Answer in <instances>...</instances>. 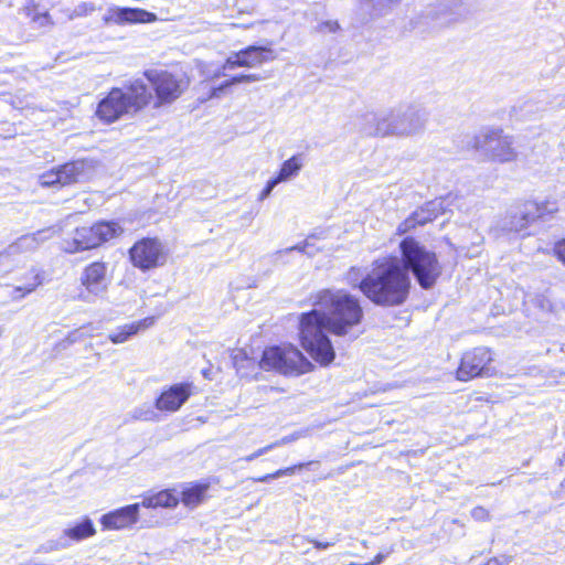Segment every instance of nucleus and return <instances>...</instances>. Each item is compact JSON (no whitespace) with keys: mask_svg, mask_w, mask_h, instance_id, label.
Wrapping results in <instances>:
<instances>
[{"mask_svg":"<svg viewBox=\"0 0 565 565\" xmlns=\"http://www.w3.org/2000/svg\"><path fill=\"white\" fill-rule=\"evenodd\" d=\"M349 565H361V564H360V563H354V562H352V563H350Z\"/></svg>","mask_w":565,"mask_h":565,"instance_id":"052dcab7","label":"nucleus"},{"mask_svg":"<svg viewBox=\"0 0 565 565\" xmlns=\"http://www.w3.org/2000/svg\"><path fill=\"white\" fill-rule=\"evenodd\" d=\"M271 193V190H269L268 188H264L263 191L260 192L259 194V201H264L265 199H267Z\"/></svg>","mask_w":565,"mask_h":565,"instance_id":"603ef678","label":"nucleus"},{"mask_svg":"<svg viewBox=\"0 0 565 565\" xmlns=\"http://www.w3.org/2000/svg\"><path fill=\"white\" fill-rule=\"evenodd\" d=\"M512 143V138L503 135L502 130L489 129L475 137L473 147L483 151L494 161L509 162L516 158Z\"/></svg>","mask_w":565,"mask_h":565,"instance_id":"0eeeda50","label":"nucleus"},{"mask_svg":"<svg viewBox=\"0 0 565 565\" xmlns=\"http://www.w3.org/2000/svg\"><path fill=\"white\" fill-rule=\"evenodd\" d=\"M471 516L477 521H484L488 519L489 512L482 507H477L471 511Z\"/></svg>","mask_w":565,"mask_h":565,"instance_id":"a19ab883","label":"nucleus"},{"mask_svg":"<svg viewBox=\"0 0 565 565\" xmlns=\"http://www.w3.org/2000/svg\"><path fill=\"white\" fill-rule=\"evenodd\" d=\"M558 211V205L555 200H546L543 202H525L523 203V212L521 217L534 218L535 222L544 220L547 216H553Z\"/></svg>","mask_w":565,"mask_h":565,"instance_id":"aec40b11","label":"nucleus"},{"mask_svg":"<svg viewBox=\"0 0 565 565\" xmlns=\"http://www.w3.org/2000/svg\"><path fill=\"white\" fill-rule=\"evenodd\" d=\"M160 243L158 242L157 238H143L139 242H136L132 247L134 248H137V247H160Z\"/></svg>","mask_w":565,"mask_h":565,"instance_id":"ea45409f","label":"nucleus"},{"mask_svg":"<svg viewBox=\"0 0 565 565\" xmlns=\"http://www.w3.org/2000/svg\"><path fill=\"white\" fill-rule=\"evenodd\" d=\"M321 30H328L329 32H335L339 29L337 21H326L320 25Z\"/></svg>","mask_w":565,"mask_h":565,"instance_id":"c03bdc74","label":"nucleus"},{"mask_svg":"<svg viewBox=\"0 0 565 565\" xmlns=\"http://www.w3.org/2000/svg\"><path fill=\"white\" fill-rule=\"evenodd\" d=\"M406 271L413 273L418 285L423 289H430L441 275V265L436 254L427 249H401Z\"/></svg>","mask_w":565,"mask_h":565,"instance_id":"423d86ee","label":"nucleus"},{"mask_svg":"<svg viewBox=\"0 0 565 565\" xmlns=\"http://www.w3.org/2000/svg\"><path fill=\"white\" fill-rule=\"evenodd\" d=\"M132 416L136 419L150 420L153 418L154 413L150 408H147L146 411H143L142 408H137L134 411Z\"/></svg>","mask_w":565,"mask_h":565,"instance_id":"e433bc0d","label":"nucleus"},{"mask_svg":"<svg viewBox=\"0 0 565 565\" xmlns=\"http://www.w3.org/2000/svg\"><path fill=\"white\" fill-rule=\"evenodd\" d=\"M67 250L71 252V253H74V252H77L78 249L74 248V249H67Z\"/></svg>","mask_w":565,"mask_h":565,"instance_id":"bf43d9fd","label":"nucleus"},{"mask_svg":"<svg viewBox=\"0 0 565 565\" xmlns=\"http://www.w3.org/2000/svg\"><path fill=\"white\" fill-rule=\"evenodd\" d=\"M546 302H547L546 309H551V303L547 300H546ZM541 307L545 308V305L543 301L541 302Z\"/></svg>","mask_w":565,"mask_h":565,"instance_id":"5fc2aeb1","label":"nucleus"},{"mask_svg":"<svg viewBox=\"0 0 565 565\" xmlns=\"http://www.w3.org/2000/svg\"><path fill=\"white\" fill-rule=\"evenodd\" d=\"M193 384L189 382L177 383L163 390L156 399V407L162 412H177L190 398Z\"/></svg>","mask_w":565,"mask_h":565,"instance_id":"4468645a","label":"nucleus"},{"mask_svg":"<svg viewBox=\"0 0 565 565\" xmlns=\"http://www.w3.org/2000/svg\"><path fill=\"white\" fill-rule=\"evenodd\" d=\"M558 260L565 264V249H551Z\"/></svg>","mask_w":565,"mask_h":565,"instance_id":"09e8293b","label":"nucleus"},{"mask_svg":"<svg viewBox=\"0 0 565 565\" xmlns=\"http://www.w3.org/2000/svg\"><path fill=\"white\" fill-rule=\"evenodd\" d=\"M270 450H273V446H270V444H269V445H267V446H265L263 448L257 449L253 454L246 456L244 458V460L247 461V462H250V461L257 459L258 457L268 454Z\"/></svg>","mask_w":565,"mask_h":565,"instance_id":"4c0bfd02","label":"nucleus"},{"mask_svg":"<svg viewBox=\"0 0 565 565\" xmlns=\"http://www.w3.org/2000/svg\"><path fill=\"white\" fill-rule=\"evenodd\" d=\"M96 10L94 3L92 2H82L81 4L77 6L75 12L78 14V15H87L92 12H94Z\"/></svg>","mask_w":565,"mask_h":565,"instance_id":"58836bf2","label":"nucleus"},{"mask_svg":"<svg viewBox=\"0 0 565 565\" xmlns=\"http://www.w3.org/2000/svg\"><path fill=\"white\" fill-rule=\"evenodd\" d=\"M236 67H244V64H243V60L241 57V54L239 52H236V53H233L231 54L227 60L225 61L223 67H222V72H217L214 74V77H218L221 75H225L224 71L226 70H234Z\"/></svg>","mask_w":565,"mask_h":565,"instance_id":"473e14b6","label":"nucleus"},{"mask_svg":"<svg viewBox=\"0 0 565 565\" xmlns=\"http://www.w3.org/2000/svg\"><path fill=\"white\" fill-rule=\"evenodd\" d=\"M361 565H375V564L371 561L369 563H364V564H361Z\"/></svg>","mask_w":565,"mask_h":565,"instance_id":"13d9d810","label":"nucleus"},{"mask_svg":"<svg viewBox=\"0 0 565 565\" xmlns=\"http://www.w3.org/2000/svg\"><path fill=\"white\" fill-rule=\"evenodd\" d=\"M122 227L116 222H99L90 227V235L96 242L86 247H97L99 244L107 243L121 235Z\"/></svg>","mask_w":565,"mask_h":565,"instance_id":"412c9836","label":"nucleus"},{"mask_svg":"<svg viewBox=\"0 0 565 565\" xmlns=\"http://www.w3.org/2000/svg\"><path fill=\"white\" fill-rule=\"evenodd\" d=\"M280 182H284V181H282L281 179H279V177L277 175V177H275V178L270 179V180L267 182L266 188H268L269 190H271V191H273V190L275 189V186H276L277 184H279Z\"/></svg>","mask_w":565,"mask_h":565,"instance_id":"de8ad7c7","label":"nucleus"},{"mask_svg":"<svg viewBox=\"0 0 565 565\" xmlns=\"http://www.w3.org/2000/svg\"><path fill=\"white\" fill-rule=\"evenodd\" d=\"M309 244H310V243H309V241L307 239L306 245H305L303 247H308V246H309Z\"/></svg>","mask_w":565,"mask_h":565,"instance_id":"680f3d73","label":"nucleus"},{"mask_svg":"<svg viewBox=\"0 0 565 565\" xmlns=\"http://www.w3.org/2000/svg\"><path fill=\"white\" fill-rule=\"evenodd\" d=\"M46 233H47V231H40L34 234L23 235L18 239L15 245L31 247L32 245H35V244L36 245L43 244L46 238Z\"/></svg>","mask_w":565,"mask_h":565,"instance_id":"7c9ffc66","label":"nucleus"},{"mask_svg":"<svg viewBox=\"0 0 565 565\" xmlns=\"http://www.w3.org/2000/svg\"><path fill=\"white\" fill-rule=\"evenodd\" d=\"M244 67H256L274 60L271 49L266 46L249 45L239 51Z\"/></svg>","mask_w":565,"mask_h":565,"instance_id":"4be33fe9","label":"nucleus"},{"mask_svg":"<svg viewBox=\"0 0 565 565\" xmlns=\"http://www.w3.org/2000/svg\"><path fill=\"white\" fill-rule=\"evenodd\" d=\"M95 330H96V328L92 323L83 326L79 329L72 331L68 334L67 340L71 343H73V342L78 341L83 337H93Z\"/></svg>","mask_w":565,"mask_h":565,"instance_id":"72a5a7b5","label":"nucleus"},{"mask_svg":"<svg viewBox=\"0 0 565 565\" xmlns=\"http://www.w3.org/2000/svg\"><path fill=\"white\" fill-rule=\"evenodd\" d=\"M398 247L404 248V247H420V246H419V243H418L417 241H415V238H414V237H412V236H405V237L401 241V243H399Z\"/></svg>","mask_w":565,"mask_h":565,"instance_id":"79ce46f5","label":"nucleus"},{"mask_svg":"<svg viewBox=\"0 0 565 565\" xmlns=\"http://www.w3.org/2000/svg\"><path fill=\"white\" fill-rule=\"evenodd\" d=\"M399 2L401 0H369L374 17L388 14Z\"/></svg>","mask_w":565,"mask_h":565,"instance_id":"cd10ccee","label":"nucleus"},{"mask_svg":"<svg viewBox=\"0 0 565 565\" xmlns=\"http://www.w3.org/2000/svg\"><path fill=\"white\" fill-rule=\"evenodd\" d=\"M523 212V204L516 207L515 210L510 211L507 216L503 218L501 228L509 233L520 234L521 236H526L530 233H525L524 231L535 222L534 218L521 217Z\"/></svg>","mask_w":565,"mask_h":565,"instance_id":"6ab92c4d","label":"nucleus"},{"mask_svg":"<svg viewBox=\"0 0 565 565\" xmlns=\"http://www.w3.org/2000/svg\"><path fill=\"white\" fill-rule=\"evenodd\" d=\"M128 253L134 266L141 270L161 266L167 260L163 249H128Z\"/></svg>","mask_w":565,"mask_h":565,"instance_id":"dca6fc26","label":"nucleus"},{"mask_svg":"<svg viewBox=\"0 0 565 565\" xmlns=\"http://www.w3.org/2000/svg\"><path fill=\"white\" fill-rule=\"evenodd\" d=\"M265 371L274 370L287 376H299L312 370V363L295 347H270L259 363Z\"/></svg>","mask_w":565,"mask_h":565,"instance_id":"20e7f679","label":"nucleus"},{"mask_svg":"<svg viewBox=\"0 0 565 565\" xmlns=\"http://www.w3.org/2000/svg\"><path fill=\"white\" fill-rule=\"evenodd\" d=\"M106 271V266L103 263H93L84 269L81 281L86 294L82 292L78 296L81 300L90 302V297H103L109 285Z\"/></svg>","mask_w":565,"mask_h":565,"instance_id":"f8f14e48","label":"nucleus"},{"mask_svg":"<svg viewBox=\"0 0 565 565\" xmlns=\"http://www.w3.org/2000/svg\"><path fill=\"white\" fill-rule=\"evenodd\" d=\"M301 168H302L301 157L298 154L292 156L290 159L286 160L282 163V166L278 172V177L284 182L288 181V180L295 178L299 173Z\"/></svg>","mask_w":565,"mask_h":565,"instance_id":"bb28decb","label":"nucleus"},{"mask_svg":"<svg viewBox=\"0 0 565 565\" xmlns=\"http://www.w3.org/2000/svg\"><path fill=\"white\" fill-rule=\"evenodd\" d=\"M151 90L142 79L131 81L121 88H113L98 104L96 115L105 122H114L126 114L137 113L149 104Z\"/></svg>","mask_w":565,"mask_h":565,"instance_id":"7ed1b4c3","label":"nucleus"},{"mask_svg":"<svg viewBox=\"0 0 565 565\" xmlns=\"http://www.w3.org/2000/svg\"><path fill=\"white\" fill-rule=\"evenodd\" d=\"M158 20L157 15L140 8H126L110 6L106 9L102 21L105 25H128L137 23H152Z\"/></svg>","mask_w":565,"mask_h":565,"instance_id":"9b49d317","label":"nucleus"},{"mask_svg":"<svg viewBox=\"0 0 565 565\" xmlns=\"http://www.w3.org/2000/svg\"><path fill=\"white\" fill-rule=\"evenodd\" d=\"M412 280L403 259L397 256L382 257L372 263L359 284L360 291L374 305L397 307L411 291Z\"/></svg>","mask_w":565,"mask_h":565,"instance_id":"f03ea898","label":"nucleus"},{"mask_svg":"<svg viewBox=\"0 0 565 565\" xmlns=\"http://www.w3.org/2000/svg\"><path fill=\"white\" fill-rule=\"evenodd\" d=\"M386 555L379 553L372 561L375 565L381 564L385 559Z\"/></svg>","mask_w":565,"mask_h":565,"instance_id":"864d4df0","label":"nucleus"},{"mask_svg":"<svg viewBox=\"0 0 565 565\" xmlns=\"http://www.w3.org/2000/svg\"><path fill=\"white\" fill-rule=\"evenodd\" d=\"M319 309L300 316L299 334L302 348L322 366L335 358L333 345L326 334L345 335L363 318L360 300L345 290L323 289L315 298Z\"/></svg>","mask_w":565,"mask_h":565,"instance_id":"f257e3e1","label":"nucleus"},{"mask_svg":"<svg viewBox=\"0 0 565 565\" xmlns=\"http://www.w3.org/2000/svg\"><path fill=\"white\" fill-rule=\"evenodd\" d=\"M260 81V76L256 74H246V75H238L234 76L231 79L224 82V86L230 87L235 84L239 83H250V82H257Z\"/></svg>","mask_w":565,"mask_h":565,"instance_id":"f704fd0d","label":"nucleus"},{"mask_svg":"<svg viewBox=\"0 0 565 565\" xmlns=\"http://www.w3.org/2000/svg\"><path fill=\"white\" fill-rule=\"evenodd\" d=\"M359 131L367 137H388L384 113H367L360 117Z\"/></svg>","mask_w":565,"mask_h":565,"instance_id":"f3484780","label":"nucleus"},{"mask_svg":"<svg viewBox=\"0 0 565 565\" xmlns=\"http://www.w3.org/2000/svg\"><path fill=\"white\" fill-rule=\"evenodd\" d=\"M140 503H134L114 510L102 516L100 523L106 530H121L132 525L138 520Z\"/></svg>","mask_w":565,"mask_h":565,"instance_id":"2eb2a0df","label":"nucleus"},{"mask_svg":"<svg viewBox=\"0 0 565 565\" xmlns=\"http://www.w3.org/2000/svg\"><path fill=\"white\" fill-rule=\"evenodd\" d=\"M207 489L209 483L204 482L189 483L184 486L181 491L182 503L188 508L198 507L204 501Z\"/></svg>","mask_w":565,"mask_h":565,"instance_id":"b1692460","label":"nucleus"},{"mask_svg":"<svg viewBox=\"0 0 565 565\" xmlns=\"http://www.w3.org/2000/svg\"><path fill=\"white\" fill-rule=\"evenodd\" d=\"M41 284H42V279L40 278L39 274H34L32 276V282H28L24 286H18L13 289L12 298L21 299L25 295L32 292Z\"/></svg>","mask_w":565,"mask_h":565,"instance_id":"c756f323","label":"nucleus"},{"mask_svg":"<svg viewBox=\"0 0 565 565\" xmlns=\"http://www.w3.org/2000/svg\"><path fill=\"white\" fill-rule=\"evenodd\" d=\"M86 162L76 160L67 162L57 168L61 179V186L70 185L82 181L86 177Z\"/></svg>","mask_w":565,"mask_h":565,"instance_id":"5701e85b","label":"nucleus"},{"mask_svg":"<svg viewBox=\"0 0 565 565\" xmlns=\"http://www.w3.org/2000/svg\"><path fill=\"white\" fill-rule=\"evenodd\" d=\"M227 88L226 86H224V83L222 85H220L218 87H215L213 90H212V94H211V97H218L220 94L225 89Z\"/></svg>","mask_w":565,"mask_h":565,"instance_id":"3c124183","label":"nucleus"},{"mask_svg":"<svg viewBox=\"0 0 565 565\" xmlns=\"http://www.w3.org/2000/svg\"><path fill=\"white\" fill-rule=\"evenodd\" d=\"M308 465L309 463H299V465H295V466L287 467L284 469H278L277 471H275L273 473H268V475L255 478L254 481L265 483V482H268L270 480H274V479H277L280 477L292 476L296 472V470H300Z\"/></svg>","mask_w":565,"mask_h":565,"instance_id":"c85d7f7f","label":"nucleus"},{"mask_svg":"<svg viewBox=\"0 0 565 565\" xmlns=\"http://www.w3.org/2000/svg\"><path fill=\"white\" fill-rule=\"evenodd\" d=\"M387 136L409 137L425 129L428 115L426 110L415 104H401L384 113Z\"/></svg>","mask_w":565,"mask_h":565,"instance_id":"39448f33","label":"nucleus"},{"mask_svg":"<svg viewBox=\"0 0 565 565\" xmlns=\"http://www.w3.org/2000/svg\"><path fill=\"white\" fill-rule=\"evenodd\" d=\"M145 76L156 92V107L172 103L183 92L182 82L168 72L149 70L145 72Z\"/></svg>","mask_w":565,"mask_h":565,"instance_id":"9d476101","label":"nucleus"},{"mask_svg":"<svg viewBox=\"0 0 565 565\" xmlns=\"http://www.w3.org/2000/svg\"><path fill=\"white\" fill-rule=\"evenodd\" d=\"M312 544L318 550H327L330 546L334 545V542H321V541H318V540H313Z\"/></svg>","mask_w":565,"mask_h":565,"instance_id":"a18cd8bd","label":"nucleus"},{"mask_svg":"<svg viewBox=\"0 0 565 565\" xmlns=\"http://www.w3.org/2000/svg\"><path fill=\"white\" fill-rule=\"evenodd\" d=\"M463 15L461 0H443L427 10L425 19L430 20L434 26L441 28L462 19Z\"/></svg>","mask_w":565,"mask_h":565,"instance_id":"ddd939ff","label":"nucleus"},{"mask_svg":"<svg viewBox=\"0 0 565 565\" xmlns=\"http://www.w3.org/2000/svg\"><path fill=\"white\" fill-rule=\"evenodd\" d=\"M347 279L350 285L359 288V284L362 280V278L360 277V269L352 267L348 273Z\"/></svg>","mask_w":565,"mask_h":565,"instance_id":"c9c22d12","label":"nucleus"},{"mask_svg":"<svg viewBox=\"0 0 565 565\" xmlns=\"http://www.w3.org/2000/svg\"><path fill=\"white\" fill-rule=\"evenodd\" d=\"M96 533L93 521L85 516L79 522L75 523L73 526H70L64 530V535L70 537L73 541H82L93 536Z\"/></svg>","mask_w":565,"mask_h":565,"instance_id":"a878e982","label":"nucleus"},{"mask_svg":"<svg viewBox=\"0 0 565 565\" xmlns=\"http://www.w3.org/2000/svg\"><path fill=\"white\" fill-rule=\"evenodd\" d=\"M153 323H154V318L147 317L142 320L120 326L108 335V339L114 344L125 343L132 335L137 334L141 330H146V329L150 328L151 326H153Z\"/></svg>","mask_w":565,"mask_h":565,"instance_id":"a211bd4d","label":"nucleus"},{"mask_svg":"<svg viewBox=\"0 0 565 565\" xmlns=\"http://www.w3.org/2000/svg\"><path fill=\"white\" fill-rule=\"evenodd\" d=\"M40 20H47L49 19V15L45 13L43 17L39 18Z\"/></svg>","mask_w":565,"mask_h":565,"instance_id":"4d7b16f0","label":"nucleus"},{"mask_svg":"<svg viewBox=\"0 0 565 565\" xmlns=\"http://www.w3.org/2000/svg\"><path fill=\"white\" fill-rule=\"evenodd\" d=\"M39 184L43 188H50L54 185H61L60 173L56 169H52L47 172H44L39 177Z\"/></svg>","mask_w":565,"mask_h":565,"instance_id":"2f4dec72","label":"nucleus"},{"mask_svg":"<svg viewBox=\"0 0 565 565\" xmlns=\"http://www.w3.org/2000/svg\"><path fill=\"white\" fill-rule=\"evenodd\" d=\"M180 501L175 490H162L156 494L143 498L140 505L145 508H174Z\"/></svg>","mask_w":565,"mask_h":565,"instance_id":"393cba45","label":"nucleus"},{"mask_svg":"<svg viewBox=\"0 0 565 565\" xmlns=\"http://www.w3.org/2000/svg\"><path fill=\"white\" fill-rule=\"evenodd\" d=\"M297 437L295 435H289V436H285L282 438H280L279 440L270 444V446H273V449L277 448V447H280V446H284V445H287L294 440H296Z\"/></svg>","mask_w":565,"mask_h":565,"instance_id":"37998d69","label":"nucleus"},{"mask_svg":"<svg viewBox=\"0 0 565 565\" xmlns=\"http://www.w3.org/2000/svg\"><path fill=\"white\" fill-rule=\"evenodd\" d=\"M509 562V559L507 557H504L503 559H499V558H491L487 562L486 565H507Z\"/></svg>","mask_w":565,"mask_h":565,"instance_id":"49530a36","label":"nucleus"},{"mask_svg":"<svg viewBox=\"0 0 565 565\" xmlns=\"http://www.w3.org/2000/svg\"><path fill=\"white\" fill-rule=\"evenodd\" d=\"M450 204V196L437 198L425 203L398 225L397 234L399 236L405 235L417 225H425L426 223L431 222L440 214L449 211Z\"/></svg>","mask_w":565,"mask_h":565,"instance_id":"1a4fd4ad","label":"nucleus"},{"mask_svg":"<svg viewBox=\"0 0 565 565\" xmlns=\"http://www.w3.org/2000/svg\"><path fill=\"white\" fill-rule=\"evenodd\" d=\"M563 244H565V239H563L562 242L557 243L555 247H563Z\"/></svg>","mask_w":565,"mask_h":565,"instance_id":"6e6d98bb","label":"nucleus"},{"mask_svg":"<svg viewBox=\"0 0 565 565\" xmlns=\"http://www.w3.org/2000/svg\"><path fill=\"white\" fill-rule=\"evenodd\" d=\"M9 257H10V254L7 250L1 252L0 253V264H2L4 262H8ZM6 271H7V269H1L0 268V274L6 273Z\"/></svg>","mask_w":565,"mask_h":565,"instance_id":"8fccbe9b","label":"nucleus"},{"mask_svg":"<svg viewBox=\"0 0 565 565\" xmlns=\"http://www.w3.org/2000/svg\"><path fill=\"white\" fill-rule=\"evenodd\" d=\"M492 360L491 351L484 347L463 353L457 370V379L466 382L479 376H490L493 373Z\"/></svg>","mask_w":565,"mask_h":565,"instance_id":"6e6552de","label":"nucleus"}]
</instances>
